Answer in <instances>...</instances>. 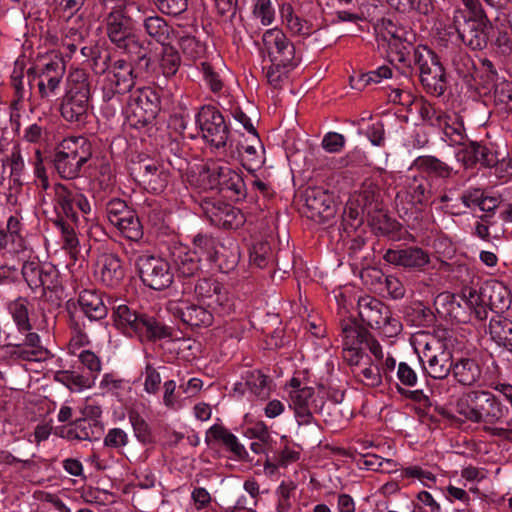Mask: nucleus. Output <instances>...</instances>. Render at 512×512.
<instances>
[{"label": "nucleus", "mask_w": 512, "mask_h": 512, "mask_svg": "<svg viewBox=\"0 0 512 512\" xmlns=\"http://www.w3.org/2000/svg\"><path fill=\"white\" fill-rule=\"evenodd\" d=\"M460 1L466 10L455 8L449 17V27L455 30L464 45L472 50H482L489 41L491 21L479 0Z\"/></svg>", "instance_id": "obj_1"}, {"label": "nucleus", "mask_w": 512, "mask_h": 512, "mask_svg": "<svg viewBox=\"0 0 512 512\" xmlns=\"http://www.w3.org/2000/svg\"><path fill=\"white\" fill-rule=\"evenodd\" d=\"M456 412L472 423L497 425L509 410L491 392L484 390L464 393L456 402Z\"/></svg>", "instance_id": "obj_2"}, {"label": "nucleus", "mask_w": 512, "mask_h": 512, "mask_svg": "<svg viewBox=\"0 0 512 512\" xmlns=\"http://www.w3.org/2000/svg\"><path fill=\"white\" fill-rule=\"evenodd\" d=\"M114 317L118 328L131 336L138 337L140 341L155 342L174 337V331L171 327L152 316L137 313L127 305L117 306L114 311Z\"/></svg>", "instance_id": "obj_3"}, {"label": "nucleus", "mask_w": 512, "mask_h": 512, "mask_svg": "<svg viewBox=\"0 0 512 512\" xmlns=\"http://www.w3.org/2000/svg\"><path fill=\"white\" fill-rule=\"evenodd\" d=\"M105 31L109 40L126 54L135 56L139 63L149 66L143 42L132 31L133 20L126 14V10L108 12L104 18Z\"/></svg>", "instance_id": "obj_4"}, {"label": "nucleus", "mask_w": 512, "mask_h": 512, "mask_svg": "<svg viewBox=\"0 0 512 512\" xmlns=\"http://www.w3.org/2000/svg\"><path fill=\"white\" fill-rule=\"evenodd\" d=\"M92 144L83 137L65 138L57 147L53 164L62 179L73 180L80 176L82 167L92 156Z\"/></svg>", "instance_id": "obj_5"}, {"label": "nucleus", "mask_w": 512, "mask_h": 512, "mask_svg": "<svg viewBox=\"0 0 512 512\" xmlns=\"http://www.w3.org/2000/svg\"><path fill=\"white\" fill-rule=\"evenodd\" d=\"M505 287L500 282L487 283L479 290L466 286L461 290L459 298L475 318L482 321L488 316L487 305L495 308H503L507 299L503 295Z\"/></svg>", "instance_id": "obj_6"}, {"label": "nucleus", "mask_w": 512, "mask_h": 512, "mask_svg": "<svg viewBox=\"0 0 512 512\" xmlns=\"http://www.w3.org/2000/svg\"><path fill=\"white\" fill-rule=\"evenodd\" d=\"M413 61L426 91L441 96L445 91V73L438 56L426 46H418L413 48Z\"/></svg>", "instance_id": "obj_7"}, {"label": "nucleus", "mask_w": 512, "mask_h": 512, "mask_svg": "<svg viewBox=\"0 0 512 512\" xmlns=\"http://www.w3.org/2000/svg\"><path fill=\"white\" fill-rule=\"evenodd\" d=\"M358 315L368 326L381 330L388 337L396 336L402 330V324L391 316L389 308L374 297L359 298Z\"/></svg>", "instance_id": "obj_8"}, {"label": "nucleus", "mask_w": 512, "mask_h": 512, "mask_svg": "<svg viewBox=\"0 0 512 512\" xmlns=\"http://www.w3.org/2000/svg\"><path fill=\"white\" fill-rule=\"evenodd\" d=\"M202 138L216 150L228 146L229 128L222 113L214 106L204 105L195 116Z\"/></svg>", "instance_id": "obj_9"}, {"label": "nucleus", "mask_w": 512, "mask_h": 512, "mask_svg": "<svg viewBox=\"0 0 512 512\" xmlns=\"http://www.w3.org/2000/svg\"><path fill=\"white\" fill-rule=\"evenodd\" d=\"M21 274L28 287L40 295L54 291L59 286V272L50 263H42L37 258L23 262Z\"/></svg>", "instance_id": "obj_10"}, {"label": "nucleus", "mask_w": 512, "mask_h": 512, "mask_svg": "<svg viewBox=\"0 0 512 512\" xmlns=\"http://www.w3.org/2000/svg\"><path fill=\"white\" fill-rule=\"evenodd\" d=\"M136 266L141 281L151 289L163 290L173 282L170 263L159 256L142 254L137 258Z\"/></svg>", "instance_id": "obj_11"}, {"label": "nucleus", "mask_w": 512, "mask_h": 512, "mask_svg": "<svg viewBox=\"0 0 512 512\" xmlns=\"http://www.w3.org/2000/svg\"><path fill=\"white\" fill-rule=\"evenodd\" d=\"M34 67V81L37 80V94L43 103H52L58 96L66 67L61 60H52Z\"/></svg>", "instance_id": "obj_12"}, {"label": "nucleus", "mask_w": 512, "mask_h": 512, "mask_svg": "<svg viewBox=\"0 0 512 512\" xmlns=\"http://www.w3.org/2000/svg\"><path fill=\"white\" fill-rule=\"evenodd\" d=\"M262 41L271 63L286 67H296L299 64L300 57L296 55L293 43L280 29H268L263 34Z\"/></svg>", "instance_id": "obj_13"}, {"label": "nucleus", "mask_w": 512, "mask_h": 512, "mask_svg": "<svg viewBox=\"0 0 512 512\" xmlns=\"http://www.w3.org/2000/svg\"><path fill=\"white\" fill-rule=\"evenodd\" d=\"M54 209L57 218L63 217L72 222H78V215L74 210L77 207L84 215L91 212V205L87 197L80 193L72 191L67 185L57 183L53 186Z\"/></svg>", "instance_id": "obj_14"}, {"label": "nucleus", "mask_w": 512, "mask_h": 512, "mask_svg": "<svg viewBox=\"0 0 512 512\" xmlns=\"http://www.w3.org/2000/svg\"><path fill=\"white\" fill-rule=\"evenodd\" d=\"M453 358L444 343L432 338L423 349L420 361L426 373L435 379H444L451 372Z\"/></svg>", "instance_id": "obj_15"}, {"label": "nucleus", "mask_w": 512, "mask_h": 512, "mask_svg": "<svg viewBox=\"0 0 512 512\" xmlns=\"http://www.w3.org/2000/svg\"><path fill=\"white\" fill-rule=\"evenodd\" d=\"M201 209L211 224L224 229H237L245 222L244 214L230 204L215 199H204Z\"/></svg>", "instance_id": "obj_16"}, {"label": "nucleus", "mask_w": 512, "mask_h": 512, "mask_svg": "<svg viewBox=\"0 0 512 512\" xmlns=\"http://www.w3.org/2000/svg\"><path fill=\"white\" fill-rule=\"evenodd\" d=\"M377 37L388 42L391 50H395V60L405 64L407 56L410 53L409 49L413 48L406 39V30L397 25L391 18H382L377 20L374 26Z\"/></svg>", "instance_id": "obj_17"}, {"label": "nucleus", "mask_w": 512, "mask_h": 512, "mask_svg": "<svg viewBox=\"0 0 512 512\" xmlns=\"http://www.w3.org/2000/svg\"><path fill=\"white\" fill-rule=\"evenodd\" d=\"M128 106L132 114L143 124L151 122L160 110V96L151 87L138 88L129 96Z\"/></svg>", "instance_id": "obj_18"}, {"label": "nucleus", "mask_w": 512, "mask_h": 512, "mask_svg": "<svg viewBox=\"0 0 512 512\" xmlns=\"http://www.w3.org/2000/svg\"><path fill=\"white\" fill-rule=\"evenodd\" d=\"M107 60H109V55H105L102 65L99 66L98 59L94 58L95 71L97 73H104L109 69L106 80L116 87V91L130 92L135 85L136 79L133 66L124 59H118L108 67Z\"/></svg>", "instance_id": "obj_19"}, {"label": "nucleus", "mask_w": 512, "mask_h": 512, "mask_svg": "<svg viewBox=\"0 0 512 512\" xmlns=\"http://www.w3.org/2000/svg\"><path fill=\"white\" fill-rule=\"evenodd\" d=\"M34 81V67L26 68L24 61L17 60L10 74L9 86L13 90L11 108L19 110L25 100L32 95V82Z\"/></svg>", "instance_id": "obj_20"}, {"label": "nucleus", "mask_w": 512, "mask_h": 512, "mask_svg": "<svg viewBox=\"0 0 512 512\" xmlns=\"http://www.w3.org/2000/svg\"><path fill=\"white\" fill-rule=\"evenodd\" d=\"M168 310L190 327H208L213 323V312L188 300L170 301Z\"/></svg>", "instance_id": "obj_21"}, {"label": "nucleus", "mask_w": 512, "mask_h": 512, "mask_svg": "<svg viewBox=\"0 0 512 512\" xmlns=\"http://www.w3.org/2000/svg\"><path fill=\"white\" fill-rule=\"evenodd\" d=\"M384 260L390 264L413 270H420L430 262L428 253L418 247L389 249L384 254Z\"/></svg>", "instance_id": "obj_22"}, {"label": "nucleus", "mask_w": 512, "mask_h": 512, "mask_svg": "<svg viewBox=\"0 0 512 512\" xmlns=\"http://www.w3.org/2000/svg\"><path fill=\"white\" fill-rule=\"evenodd\" d=\"M170 261L179 277L189 278L200 271L199 255L185 245H175L171 248Z\"/></svg>", "instance_id": "obj_23"}, {"label": "nucleus", "mask_w": 512, "mask_h": 512, "mask_svg": "<svg viewBox=\"0 0 512 512\" xmlns=\"http://www.w3.org/2000/svg\"><path fill=\"white\" fill-rule=\"evenodd\" d=\"M314 396V388L308 386L289 392V408L294 411L299 425H307L312 422Z\"/></svg>", "instance_id": "obj_24"}, {"label": "nucleus", "mask_w": 512, "mask_h": 512, "mask_svg": "<svg viewBox=\"0 0 512 512\" xmlns=\"http://www.w3.org/2000/svg\"><path fill=\"white\" fill-rule=\"evenodd\" d=\"M97 271L101 282L111 288L119 286L125 277L122 260L113 253H104L99 256Z\"/></svg>", "instance_id": "obj_25"}, {"label": "nucleus", "mask_w": 512, "mask_h": 512, "mask_svg": "<svg viewBox=\"0 0 512 512\" xmlns=\"http://www.w3.org/2000/svg\"><path fill=\"white\" fill-rule=\"evenodd\" d=\"M25 338L22 342L9 343L12 348L11 355L24 361H39L44 358L46 350L41 345L40 337L35 332H23Z\"/></svg>", "instance_id": "obj_26"}, {"label": "nucleus", "mask_w": 512, "mask_h": 512, "mask_svg": "<svg viewBox=\"0 0 512 512\" xmlns=\"http://www.w3.org/2000/svg\"><path fill=\"white\" fill-rule=\"evenodd\" d=\"M90 98L65 93L60 104L61 116L70 123H84L88 116Z\"/></svg>", "instance_id": "obj_27"}, {"label": "nucleus", "mask_w": 512, "mask_h": 512, "mask_svg": "<svg viewBox=\"0 0 512 512\" xmlns=\"http://www.w3.org/2000/svg\"><path fill=\"white\" fill-rule=\"evenodd\" d=\"M443 133V139L449 145H463L466 139L463 119L457 113L444 112L436 126Z\"/></svg>", "instance_id": "obj_28"}, {"label": "nucleus", "mask_w": 512, "mask_h": 512, "mask_svg": "<svg viewBox=\"0 0 512 512\" xmlns=\"http://www.w3.org/2000/svg\"><path fill=\"white\" fill-rule=\"evenodd\" d=\"M451 373L462 386H473L481 378L482 371L477 360L469 357L456 358L452 362Z\"/></svg>", "instance_id": "obj_29"}, {"label": "nucleus", "mask_w": 512, "mask_h": 512, "mask_svg": "<svg viewBox=\"0 0 512 512\" xmlns=\"http://www.w3.org/2000/svg\"><path fill=\"white\" fill-rule=\"evenodd\" d=\"M96 427L97 423L80 418L71 421L67 426L58 427L55 435L68 441H91L95 437L94 428Z\"/></svg>", "instance_id": "obj_30"}, {"label": "nucleus", "mask_w": 512, "mask_h": 512, "mask_svg": "<svg viewBox=\"0 0 512 512\" xmlns=\"http://www.w3.org/2000/svg\"><path fill=\"white\" fill-rule=\"evenodd\" d=\"M78 303L83 313L90 320H100L106 317L108 309L102 296L95 290L85 289L80 292Z\"/></svg>", "instance_id": "obj_31"}, {"label": "nucleus", "mask_w": 512, "mask_h": 512, "mask_svg": "<svg viewBox=\"0 0 512 512\" xmlns=\"http://www.w3.org/2000/svg\"><path fill=\"white\" fill-rule=\"evenodd\" d=\"M115 182V173L110 163H101L90 184L93 197L103 200L107 194L113 191Z\"/></svg>", "instance_id": "obj_32"}, {"label": "nucleus", "mask_w": 512, "mask_h": 512, "mask_svg": "<svg viewBox=\"0 0 512 512\" xmlns=\"http://www.w3.org/2000/svg\"><path fill=\"white\" fill-rule=\"evenodd\" d=\"M406 194L413 205H428L432 203L434 190L431 182L424 176H414L406 186Z\"/></svg>", "instance_id": "obj_33"}, {"label": "nucleus", "mask_w": 512, "mask_h": 512, "mask_svg": "<svg viewBox=\"0 0 512 512\" xmlns=\"http://www.w3.org/2000/svg\"><path fill=\"white\" fill-rule=\"evenodd\" d=\"M143 28L149 37L162 46L169 44L174 32L172 26L163 17L154 12L152 15L143 18Z\"/></svg>", "instance_id": "obj_34"}, {"label": "nucleus", "mask_w": 512, "mask_h": 512, "mask_svg": "<svg viewBox=\"0 0 512 512\" xmlns=\"http://www.w3.org/2000/svg\"><path fill=\"white\" fill-rule=\"evenodd\" d=\"M435 306L438 314L442 317L458 322L465 321L466 311L461 304L459 295L441 293L435 299Z\"/></svg>", "instance_id": "obj_35"}, {"label": "nucleus", "mask_w": 512, "mask_h": 512, "mask_svg": "<svg viewBox=\"0 0 512 512\" xmlns=\"http://www.w3.org/2000/svg\"><path fill=\"white\" fill-rule=\"evenodd\" d=\"M142 171L141 181L154 193H160L166 187L169 173L157 163L150 161L140 165Z\"/></svg>", "instance_id": "obj_36"}, {"label": "nucleus", "mask_w": 512, "mask_h": 512, "mask_svg": "<svg viewBox=\"0 0 512 512\" xmlns=\"http://www.w3.org/2000/svg\"><path fill=\"white\" fill-rule=\"evenodd\" d=\"M210 441L221 442L229 451L239 458H243L246 454L244 446L239 443L237 437L222 425L215 424L208 429L206 432V442L209 443Z\"/></svg>", "instance_id": "obj_37"}, {"label": "nucleus", "mask_w": 512, "mask_h": 512, "mask_svg": "<svg viewBox=\"0 0 512 512\" xmlns=\"http://www.w3.org/2000/svg\"><path fill=\"white\" fill-rule=\"evenodd\" d=\"M489 333L497 345L512 351V320L495 316L490 319Z\"/></svg>", "instance_id": "obj_38"}, {"label": "nucleus", "mask_w": 512, "mask_h": 512, "mask_svg": "<svg viewBox=\"0 0 512 512\" xmlns=\"http://www.w3.org/2000/svg\"><path fill=\"white\" fill-rule=\"evenodd\" d=\"M413 167L421 173L438 178H449L453 174V168L435 156L425 155L417 157Z\"/></svg>", "instance_id": "obj_39"}, {"label": "nucleus", "mask_w": 512, "mask_h": 512, "mask_svg": "<svg viewBox=\"0 0 512 512\" xmlns=\"http://www.w3.org/2000/svg\"><path fill=\"white\" fill-rule=\"evenodd\" d=\"M342 345L344 348L364 346L369 332L360 326L355 319H343L340 322Z\"/></svg>", "instance_id": "obj_40"}, {"label": "nucleus", "mask_w": 512, "mask_h": 512, "mask_svg": "<svg viewBox=\"0 0 512 512\" xmlns=\"http://www.w3.org/2000/svg\"><path fill=\"white\" fill-rule=\"evenodd\" d=\"M65 93L91 98V82L89 74L85 70L79 68L70 70L66 80Z\"/></svg>", "instance_id": "obj_41"}, {"label": "nucleus", "mask_w": 512, "mask_h": 512, "mask_svg": "<svg viewBox=\"0 0 512 512\" xmlns=\"http://www.w3.org/2000/svg\"><path fill=\"white\" fill-rule=\"evenodd\" d=\"M282 17L287 29L293 34L301 37H308L313 32L312 24L294 14L290 4H284L282 7Z\"/></svg>", "instance_id": "obj_42"}, {"label": "nucleus", "mask_w": 512, "mask_h": 512, "mask_svg": "<svg viewBox=\"0 0 512 512\" xmlns=\"http://www.w3.org/2000/svg\"><path fill=\"white\" fill-rule=\"evenodd\" d=\"M244 379L247 388L253 395L262 400L269 397L271 392V380H269V378L261 371H247Z\"/></svg>", "instance_id": "obj_43"}, {"label": "nucleus", "mask_w": 512, "mask_h": 512, "mask_svg": "<svg viewBox=\"0 0 512 512\" xmlns=\"http://www.w3.org/2000/svg\"><path fill=\"white\" fill-rule=\"evenodd\" d=\"M218 247L219 245L214 238L198 234L193 239V248H191V250L196 252V255H199L200 261L205 257L208 261L212 262L214 260H218L219 253L224 256V253L221 252Z\"/></svg>", "instance_id": "obj_44"}, {"label": "nucleus", "mask_w": 512, "mask_h": 512, "mask_svg": "<svg viewBox=\"0 0 512 512\" xmlns=\"http://www.w3.org/2000/svg\"><path fill=\"white\" fill-rule=\"evenodd\" d=\"M179 47L184 57L193 61L204 58L207 52L206 43L190 34L179 38Z\"/></svg>", "instance_id": "obj_45"}, {"label": "nucleus", "mask_w": 512, "mask_h": 512, "mask_svg": "<svg viewBox=\"0 0 512 512\" xmlns=\"http://www.w3.org/2000/svg\"><path fill=\"white\" fill-rule=\"evenodd\" d=\"M116 87L106 80L103 86V105L101 107L102 113L107 117H113L117 111L122 109L121 96L126 92L116 91Z\"/></svg>", "instance_id": "obj_46"}, {"label": "nucleus", "mask_w": 512, "mask_h": 512, "mask_svg": "<svg viewBox=\"0 0 512 512\" xmlns=\"http://www.w3.org/2000/svg\"><path fill=\"white\" fill-rule=\"evenodd\" d=\"M77 223L63 217L56 218L54 221L55 226L61 233L63 248L70 252L76 251L79 246V239L75 229Z\"/></svg>", "instance_id": "obj_47"}, {"label": "nucleus", "mask_w": 512, "mask_h": 512, "mask_svg": "<svg viewBox=\"0 0 512 512\" xmlns=\"http://www.w3.org/2000/svg\"><path fill=\"white\" fill-rule=\"evenodd\" d=\"M331 203V197L325 191L311 190L307 193L306 204L308 208L319 216L332 214Z\"/></svg>", "instance_id": "obj_48"}, {"label": "nucleus", "mask_w": 512, "mask_h": 512, "mask_svg": "<svg viewBox=\"0 0 512 512\" xmlns=\"http://www.w3.org/2000/svg\"><path fill=\"white\" fill-rule=\"evenodd\" d=\"M207 307L220 316H227L234 311V300L221 284L219 291H216L215 296L208 301Z\"/></svg>", "instance_id": "obj_49"}, {"label": "nucleus", "mask_w": 512, "mask_h": 512, "mask_svg": "<svg viewBox=\"0 0 512 512\" xmlns=\"http://www.w3.org/2000/svg\"><path fill=\"white\" fill-rule=\"evenodd\" d=\"M392 77V70L389 66L383 65L375 70L360 75L358 78L351 77L352 88L361 90L371 83H380L382 79Z\"/></svg>", "instance_id": "obj_50"}, {"label": "nucleus", "mask_w": 512, "mask_h": 512, "mask_svg": "<svg viewBox=\"0 0 512 512\" xmlns=\"http://www.w3.org/2000/svg\"><path fill=\"white\" fill-rule=\"evenodd\" d=\"M234 170H232L228 165L226 164H220V163H212L207 167L206 174L209 179V185L210 188L219 189L220 191L222 188L227 185L228 178L230 174H234Z\"/></svg>", "instance_id": "obj_51"}, {"label": "nucleus", "mask_w": 512, "mask_h": 512, "mask_svg": "<svg viewBox=\"0 0 512 512\" xmlns=\"http://www.w3.org/2000/svg\"><path fill=\"white\" fill-rule=\"evenodd\" d=\"M114 226L130 241L137 242L143 237L142 225L134 211Z\"/></svg>", "instance_id": "obj_52"}, {"label": "nucleus", "mask_w": 512, "mask_h": 512, "mask_svg": "<svg viewBox=\"0 0 512 512\" xmlns=\"http://www.w3.org/2000/svg\"><path fill=\"white\" fill-rule=\"evenodd\" d=\"M181 64V58L178 51L168 45H163V50L160 59V68L164 76H174Z\"/></svg>", "instance_id": "obj_53"}, {"label": "nucleus", "mask_w": 512, "mask_h": 512, "mask_svg": "<svg viewBox=\"0 0 512 512\" xmlns=\"http://www.w3.org/2000/svg\"><path fill=\"white\" fill-rule=\"evenodd\" d=\"M27 304L28 301L25 298L19 297L9 305V311L20 332L31 330Z\"/></svg>", "instance_id": "obj_54"}, {"label": "nucleus", "mask_w": 512, "mask_h": 512, "mask_svg": "<svg viewBox=\"0 0 512 512\" xmlns=\"http://www.w3.org/2000/svg\"><path fill=\"white\" fill-rule=\"evenodd\" d=\"M494 103L500 112H512V83L501 81L494 86Z\"/></svg>", "instance_id": "obj_55"}, {"label": "nucleus", "mask_w": 512, "mask_h": 512, "mask_svg": "<svg viewBox=\"0 0 512 512\" xmlns=\"http://www.w3.org/2000/svg\"><path fill=\"white\" fill-rule=\"evenodd\" d=\"M198 69L202 73L203 81L210 91L220 95L224 89V81L220 74L206 61H202Z\"/></svg>", "instance_id": "obj_56"}, {"label": "nucleus", "mask_w": 512, "mask_h": 512, "mask_svg": "<svg viewBox=\"0 0 512 512\" xmlns=\"http://www.w3.org/2000/svg\"><path fill=\"white\" fill-rule=\"evenodd\" d=\"M297 485L293 481H282L277 487L275 494L277 497L276 511L288 512L292 507V497Z\"/></svg>", "instance_id": "obj_57"}, {"label": "nucleus", "mask_w": 512, "mask_h": 512, "mask_svg": "<svg viewBox=\"0 0 512 512\" xmlns=\"http://www.w3.org/2000/svg\"><path fill=\"white\" fill-rule=\"evenodd\" d=\"M250 262L259 268H264L273 262L271 246L268 242L255 243L249 252Z\"/></svg>", "instance_id": "obj_58"}, {"label": "nucleus", "mask_w": 512, "mask_h": 512, "mask_svg": "<svg viewBox=\"0 0 512 512\" xmlns=\"http://www.w3.org/2000/svg\"><path fill=\"white\" fill-rule=\"evenodd\" d=\"M264 147L259 144L257 149L254 145H246L241 155L243 166L250 172H254L264 163Z\"/></svg>", "instance_id": "obj_59"}, {"label": "nucleus", "mask_w": 512, "mask_h": 512, "mask_svg": "<svg viewBox=\"0 0 512 512\" xmlns=\"http://www.w3.org/2000/svg\"><path fill=\"white\" fill-rule=\"evenodd\" d=\"M357 379L367 387H377L382 383V373L377 364L369 363L367 366L359 367L355 372Z\"/></svg>", "instance_id": "obj_60"}, {"label": "nucleus", "mask_w": 512, "mask_h": 512, "mask_svg": "<svg viewBox=\"0 0 512 512\" xmlns=\"http://www.w3.org/2000/svg\"><path fill=\"white\" fill-rule=\"evenodd\" d=\"M132 212L133 210L128 208L126 202L119 198L111 199L106 204L107 218L113 226L119 224L121 220L129 216Z\"/></svg>", "instance_id": "obj_61"}, {"label": "nucleus", "mask_w": 512, "mask_h": 512, "mask_svg": "<svg viewBox=\"0 0 512 512\" xmlns=\"http://www.w3.org/2000/svg\"><path fill=\"white\" fill-rule=\"evenodd\" d=\"M221 283L210 278L199 279L195 285L194 292L198 300L208 305L216 291H219Z\"/></svg>", "instance_id": "obj_62"}, {"label": "nucleus", "mask_w": 512, "mask_h": 512, "mask_svg": "<svg viewBox=\"0 0 512 512\" xmlns=\"http://www.w3.org/2000/svg\"><path fill=\"white\" fill-rule=\"evenodd\" d=\"M129 421L138 441L143 444H147L152 441L150 426L140 414L136 412L130 413Z\"/></svg>", "instance_id": "obj_63"}, {"label": "nucleus", "mask_w": 512, "mask_h": 512, "mask_svg": "<svg viewBox=\"0 0 512 512\" xmlns=\"http://www.w3.org/2000/svg\"><path fill=\"white\" fill-rule=\"evenodd\" d=\"M221 191H225L228 197L239 201L246 197V185L240 174L234 172L230 174L227 185H225Z\"/></svg>", "instance_id": "obj_64"}]
</instances>
